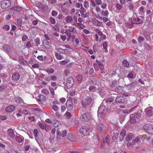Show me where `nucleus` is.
<instances>
[{
    "instance_id": "0eeeda50",
    "label": "nucleus",
    "mask_w": 153,
    "mask_h": 153,
    "mask_svg": "<svg viewBox=\"0 0 153 153\" xmlns=\"http://www.w3.org/2000/svg\"><path fill=\"white\" fill-rule=\"evenodd\" d=\"M74 84V80L71 77L68 78L67 81V86L69 88H71Z\"/></svg>"
},
{
    "instance_id": "bf43d9fd",
    "label": "nucleus",
    "mask_w": 153,
    "mask_h": 153,
    "mask_svg": "<svg viewBox=\"0 0 153 153\" xmlns=\"http://www.w3.org/2000/svg\"><path fill=\"white\" fill-rule=\"evenodd\" d=\"M90 2L92 7H95L96 4L95 3V1H94L93 0H91Z\"/></svg>"
},
{
    "instance_id": "1a4fd4ad",
    "label": "nucleus",
    "mask_w": 153,
    "mask_h": 153,
    "mask_svg": "<svg viewBox=\"0 0 153 153\" xmlns=\"http://www.w3.org/2000/svg\"><path fill=\"white\" fill-rule=\"evenodd\" d=\"M20 78V75L19 73L17 72L14 73L12 75L11 79L14 81H18Z\"/></svg>"
},
{
    "instance_id": "ea45409f",
    "label": "nucleus",
    "mask_w": 153,
    "mask_h": 153,
    "mask_svg": "<svg viewBox=\"0 0 153 153\" xmlns=\"http://www.w3.org/2000/svg\"><path fill=\"white\" fill-rule=\"evenodd\" d=\"M146 114L148 117H151L153 114L152 111V110H148L146 111Z\"/></svg>"
},
{
    "instance_id": "4be33fe9",
    "label": "nucleus",
    "mask_w": 153,
    "mask_h": 153,
    "mask_svg": "<svg viewBox=\"0 0 153 153\" xmlns=\"http://www.w3.org/2000/svg\"><path fill=\"white\" fill-rule=\"evenodd\" d=\"M130 122L131 123H134L136 122V119L133 114H131L130 117Z\"/></svg>"
},
{
    "instance_id": "0e129e2a",
    "label": "nucleus",
    "mask_w": 153,
    "mask_h": 153,
    "mask_svg": "<svg viewBox=\"0 0 153 153\" xmlns=\"http://www.w3.org/2000/svg\"><path fill=\"white\" fill-rule=\"evenodd\" d=\"M57 14V13L55 10H53L51 13V14L53 16H56Z\"/></svg>"
},
{
    "instance_id": "13d9d810",
    "label": "nucleus",
    "mask_w": 153,
    "mask_h": 153,
    "mask_svg": "<svg viewBox=\"0 0 153 153\" xmlns=\"http://www.w3.org/2000/svg\"><path fill=\"white\" fill-rule=\"evenodd\" d=\"M39 20L36 19L35 20H33L32 21V25H36L38 23Z\"/></svg>"
},
{
    "instance_id": "f257e3e1",
    "label": "nucleus",
    "mask_w": 153,
    "mask_h": 153,
    "mask_svg": "<svg viewBox=\"0 0 153 153\" xmlns=\"http://www.w3.org/2000/svg\"><path fill=\"white\" fill-rule=\"evenodd\" d=\"M145 136L143 135V136H138L136 137L135 138L132 140L131 142H127L126 146L128 148H132L134 146H135L136 148H138L141 144V138H143L145 139Z\"/></svg>"
},
{
    "instance_id": "774afa93",
    "label": "nucleus",
    "mask_w": 153,
    "mask_h": 153,
    "mask_svg": "<svg viewBox=\"0 0 153 153\" xmlns=\"http://www.w3.org/2000/svg\"><path fill=\"white\" fill-rule=\"evenodd\" d=\"M26 47L27 48H29L31 47V43L29 41H28L26 45Z\"/></svg>"
},
{
    "instance_id": "338daca9",
    "label": "nucleus",
    "mask_w": 153,
    "mask_h": 153,
    "mask_svg": "<svg viewBox=\"0 0 153 153\" xmlns=\"http://www.w3.org/2000/svg\"><path fill=\"white\" fill-rule=\"evenodd\" d=\"M50 79L51 80H52L53 81H55L56 79H57V78L56 76H51Z\"/></svg>"
},
{
    "instance_id": "c756f323",
    "label": "nucleus",
    "mask_w": 153,
    "mask_h": 153,
    "mask_svg": "<svg viewBox=\"0 0 153 153\" xmlns=\"http://www.w3.org/2000/svg\"><path fill=\"white\" fill-rule=\"evenodd\" d=\"M123 65L124 67L128 68L129 65L128 61L126 60H124L123 62Z\"/></svg>"
},
{
    "instance_id": "e433bc0d",
    "label": "nucleus",
    "mask_w": 153,
    "mask_h": 153,
    "mask_svg": "<svg viewBox=\"0 0 153 153\" xmlns=\"http://www.w3.org/2000/svg\"><path fill=\"white\" fill-rule=\"evenodd\" d=\"M102 46L103 47L105 51L107 50V47H108V43L107 42H104L102 44Z\"/></svg>"
},
{
    "instance_id": "680f3d73",
    "label": "nucleus",
    "mask_w": 153,
    "mask_h": 153,
    "mask_svg": "<svg viewBox=\"0 0 153 153\" xmlns=\"http://www.w3.org/2000/svg\"><path fill=\"white\" fill-rule=\"evenodd\" d=\"M75 94V91L74 90H71L70 93V95L71 96H74Z\"/></svg>"
},
{
    "instance_id": "f03ea898",
    "label": "nucleus",
    "mask_w": 153,
    "mask_h": 153,
    "mask_svg": "<svg viewBox=\"0 0 153 153\" xmlns=\"http://www.w3.org/2000/svg\"><path fill=\"white\" fill-rule=\"evenodd\" d=\"M68 29H66L65 30V33L68 36V38L67 39V40L68 41H69L71 38L72 39H74L75 36L74 35H72L71 34L74 33L75 32V28L72 26H69Z\"/></svg>"
},
{
    "instance_id": "9b49d317",
    "label": "nucleus",
    "mask_w": 153,
    "mask_h": 153,
    "mask_svg": "<svg viewBox=\"0 0 153 153\" xmlns=\"http://www.w3.org/2000/svg\"><path fill=\"white\" fill-rule=\"evenodd\" d=\"M66 106L69 111H71L73 108V103L72 101L68 100L66 102Z\"/></svg>"
},
{
    "instance_id": "5701e85b",
    "label": "nucleus",
    "mask_w": 153,
    "mask_h": 153,
    "mask_svg": "<svg viewBox=\"0 0 153 153\" xmlns=\"http://www.w3.org/2000/svg\"><path fill=\"white\" fill-rule=\"evenodd\" d=\"M96 62L98 65L100 69L101 70H102L104 69V65L102 63L98 60H96Z\"/></svg>"
},
{
    "instance_id": "7c9ffc66",
    "label": "nucleus",
    "mask_w": 153,
    "mask_h": 153,
    "mask_svg": "<svg viewBox=\"0 0 153 153\" xmlns=\"http://www.w3.org/2000/svg\"><path fill=\"white\" fill-rule=\"evenodd\" d=\"M76 24L77 27L79 29H83L85 28L84 25L81 23H77Z\"/></svg>"
},
{
    "instance_id": "58836bf2",
    "label": "nucleus",
    "mask_w": 153,
    "mask_h": 153,
    "mask_svg": "<svg viewBox=\"0 0 153 153\" xmlns=\"http://www.w3.org/2000/svg\"><path fill=\"white\" fill-rule=\"evenodd\" d=\"M114 100V98L111 97L106 99L105 101L106 102H112Z\"/></svg>"
},
{
    "instance_id": "4d7b16f0",
    "label": "nucleus",
    "mask_w": 153,
    "mask_h": 153,
    "mask_svg": "<svg viewBox=\"0 0 153 153\" xmlns=\"http://www.w3.org/2000/svg\"><path fill=\"white\" fill-rule=\"evenodd\" d=\"M46 71L48 73L53 74L54 73V70L53 69H50L47 70Z\"/></svg>"
},
{
    "instance_id": "9d476101",
    "label": "nucleus",
    "mask_w": 153,
    "mask_h": 153,
    "mask_svg": "<svg viewBox=\"0 0 153 153\" xmlns=\"http://www.w3.org/2000/svg\"><path fill=\"white\" fill-rule=\"evenodd\" d=\"M134 137V134L133 133H128L126 137L125 140L127 142H129V141L131 140Z\"/></svg>"
},
{
    "instance_id": "b1692460",
    "label": "nucleus",
    "mask_w": 153,
    "mask_h": 153,
    "mask_svg": "<svg viewBox=\"0 0 153 153\" xmlns=\"http://www.w3.org/2000/svg\"><path fill=\"white\" fill-rule=\"evenodd\" d=\"M49 90L51 94V97L52 98H55V95L54 88H49Z\"/></svg>"
},
{
    "instance_id": "2f4dec72",
    "label": "nucleus",
    "mask_w": 153,
    "mask_h": 153,
    "mask_svg": "<svg viewBox=\"0 0 153 153\" xmlns=\"http://www.w3.org/2000/svg\"><path fill=\"white\" fill-rule=\"evenodd\" d=\"M117 85V82L115 80L112 81L110 84V86L112 88H115Z\"/></svg>"
},
{
    "instance_id": "cd10ccee",
    "label": "nucleus",
    "mask_w": 153,
    "mask_h": 153,
    "mask_svg": "<svg viewBox=\"0 0 153 153\" xmlns=\"http://www.w3.org/2000/svg\"><path fill=\"white\" fill-rule=\"evenodd\" d=\"M15 140L18 143H21L22 144H23V141L21 137L16 136L15 137Z\"/></svg>"
},
{
    "instance_id": "4468645a",
    "label": "nucleus",
    "mask_w": 153,
    "mask_h": 153,
    "mask_svg": "<svg viewBox=\"0 0 153 153\" xmlns=\"http://www.w3.org/2000/svg\"><path fill=\"white\" fill-rule=\"evenodd\" d=\"M92 22L94 25L98 27L100 26L102 24L101 22L98 21L96 19H93Z\"/></svg>"
},
{
    "instance_id": "6e6552de",
    "label": "nucleus",
    "mask_w": 153,
    "mask_h": 153,
    "mask_svg": "<svg viewBox=\"0 0 153 153\" xmlns=\"http://www.w3.org/2000/svg\"><path fill=\"white\" fill-rule=\"evenodd\" d=\"M97 129L100 133L104 132L105 131V126L103 123H100L98 124L97 126Z\"/></svg>"
},
{
    "instance_id": "a878e982",
    "label": "nucleus",
    "mask_w": 153,
    "mask_h": 153,
    "mask_svg": "<svg viewBox=\"0 0 153 153\" xmlns=\"http://www.w3.org/2000/svg\"><path fill=\"white\" fill-rule=\"evenodd\" d=\"M102 16L108 17L109 14V13L107 10H103L102 11L101 13Z\"/></svg>"
},
{
    "instance_id": "e2e57ef3",
    "label": "nucleus",
    "mask_w": 153,
    "mask_h": 153,
    "mask_svg": "<svg viewBox=\"0 0 153 153\" xmlns=\"http://www.w3.org/2000/svg\"><path fill=\"white\" fill-rule=\"evenodd\" d=\"M53 109L55 111H57L58 110V107L56 105H54L52 107Z\"/></svg>"
},
{
    "instance_id": "37998d69",
    "label": "nucleus",
    "mask_w": 153,
    "mask_h": 153,
    "mask_svg": "<svg viewBox=\"0 0 153 153\" xmlns=\"http://www.w3.org/2000/svg\"><path fill=\"white\" fill-rule=\"evenodd\" d=\"M42 93L48 95L49 94L48 91L45 89H43L41 90Z\"/></svg>"
},
{
    "instance_id": "09e8293b",
    "label": "nucleus",
    "mask_w": 153,
    "mask_h": 153,
    "mask_svg": "<svg viewBox=\"0 0 153 153\" xmlns=\"http://www.w3.org/2000/svg\"><path fill=\"white\" fill-rule=\"evenodd\" d=\"M35 43L36 45V46L39 47V45L40 44V40L38 38H36L35 40Z\"/></svg>"
},
{
    "instance_id": "c9c22d12",
    "label": "nucleus",
    "mask_w": 153,
    "mask_h": 153,
    "mask_svg": "<svg viewBox=\"0 0 153 153\" xmlns=\"http://www.w3.org/2000/svg\"><path fill=\"white\" fill-rule=\"evenodd\" d=\"M56 57L58 60H61L62 59V56L58 53H55Z\"/></svg>"
},
{
    "instance_id": "72a5a7b5",
    "label": "nucleus",
    "mask_w": 153,
    "mask_h": 153,
    "mask_svg": "<svg viewBox=\"0 0 153 153\" xmlns=\"http://www.w3.org/2000/svg\"><path fill=\"white\" fill-rule=\"evenodd\" d=\"M83 6L85 8L88 9L89 7V3L88 1H84Z\"/></svg>"
},
{
    "instance_id": "7ed1b4c3",
    "label": "nucleus",
    "mask_w": 153,
    "mask_h": 153,
    "mask_svg": "<svg viewBox=\"0 0 153 153\" xmlns=\"http://www.w3.org/2000/svg\"><path fill=\"white\" fill-rule=\"evenodd\" d=\"M143 128L148 133L153 134V124L150 123L145 124L143 126Z\"/></svg>"
},
{
    "instance_id": "20e7f679",
    "label": "nucleus",
    "mask_w": 153,
    "mask_h": 153,
    "mask_svg": "<svg viewBox=\"0 0 153 153\" xmlns=\"http://www.w3.org/2000/svg\"><path fill=\"white\" fill-rule=\"evenodd\" d=\"M80 133L83 136H86L90 135V131L89 129L87 126H82L79 129Z\"/></svg>"
},
{
    "instance_id": "69168bd1",
    "label": "nucleus",
    "mask_w": 153,
    "mask_h": 153,
    "mask_svg": "<svg viewBox=\"0 0 153 153\" xmlns=\"http://www.w3.org/2000/svg\"><path fill=\"white\" fill-rule=\"evenodd\" d=\"M107 7V4L106 3H103V4H102L101 5V7L103 9H105Z\"/></svg>"
},
{
    "instance_id": "a19ab883",
    "label": "nucleus",
    "mask_w": 153,
    "mask_h": 153,
    "mask_svg": "<svg viewBox=\"0 0 153 153\" xmlns=\"http://www.w3.org/2000/svg\"><path fill=\"white\" fill-rule=\"evenodd\" d=\"M134 115V117L137 119L139 118L141 115V114L140 113H135Z\"/></svg>"
},
{
    "instance_id": "39448f33",
    "label": "nucleus",
    "mask_w": 153,
    "mask_h": 153,
    "mask_svg": "<svg viewBox=\"0 0 153 153\" xmlns=\"http://www.w3.org/2000/svg\"><path fill=\"white\" fill-rule=\"evenodd\" d=\"M91 118V115L88 113H84L80 117V119L83 121H88Z\"/></svg>"
},
{
    "instance_id": "6e6d98bb",
    "label": "nucleus",
    "mask_w": 153,
    "mask_h": 153,
    "mask_svg": "<svg viewBox=\"0 0 153 153\" xmlns=\"http://www.w3.org/2000/svg\"><path fill=\"white\" fill-rule=\"evenodd\" d=\"M28 37L27 36L25 35H24L22 36V40L24 42L26 41Z\"/></svg>"
},
{
    "instance_id": "412c9836",
    "label": "nucleus",
    "mask_w": 153,
    "mask_h": 153,
    "mask_svg": "<svg viewBox=\"0 0 153 153\" xmlns=\"http://www.w3.org/2000/svg\"><path fill=\"white\" fill-rule=\"evenodd\" d=\"M19 59L20 63L23 65H27V62L24 59L23 57L21 56L19 57Z\"/></svg>"
},
{
    "instance_id": "bb28decb",
    "label": "nucleus",
    "mask_w": 153,
    "mask_h": 153,
    "mask_svg": "<svg viewBox=\"0 0 153 153\" xmlns=\"http://www.w3.org/2000/svg\"><path fill=\"white\" fill-rule=\"evenodd\" d=\"M76 79L78 83H79L82 80V75L79 74L76 76Z\"/></svg>"
},
{
    "instance_id": "f3484780",
    "label": "nucleus",
    "mask_w": 153,
    "mask_h": 153,
    "mask_svg": "<svg viewBox=\"0 0 153 153\" xmlns=\"http://www.w3.org/2000/svg\"><path fill=\"white\" fill-rule=\"evenodd\" d=\"M65 20L67 24H71L73 22L72 17L69 16H67L65 18Z\"/></svg>"
},
{
    "instance_id": "473e14b6",
    "label": "nucleus",
    "mask_w": 153,
    "mask_h": 153,
    "mask_svg": "<svg viewBox=\"0 0 153 153\" xmlns=\"http://www.w3.org/2000/svg\"><path fill=\"white\" fill-rule=\"evenodd\" d=\"M143 23V21L140 18H137V21L135 22H134L133 23L138 24H141Z\"/></svg>"
},
{
    "instance_id": "79ce46f5",
    "label": "nucleus",
    "mask_w": 153,
    "mask_h": 153,
    "mask_svg": "<svg viewBox=\"0 0 153 153\" xmlns=\"http://www.w3.org/2000/svg\"><path fill=\"white\" fill-rule=\"evenodd\" d=\"M96 87L95 86L91 85L90 86L89 88V90L90 91H94L95 90Z\"/></svg>"
},
{
    "instance_id": "052dcab7",
    "label": "nucleus",
    "mask_w": 153,
    "mask_h": 153,
    "mask_svg": "<svg viewBox=\"0 0 153 153\" xmlns=\"http://www.w3.org/2000/svg\"><path fill=\"white\" fill-rule=\"evenodd\" d=\"M39 126H40V127L42 129H44L45 128V126L43 124H42L41 123H39Z\"/></svg>"
},
{
    "instance_id": "aec40b11",
    "label": "nucleus",
    "mask_w": 153,
    "mask_h": 153,
    "mask_svg": "<svg viewBox=\"0 0 153 153\" xmlns=\"http://www.w3.org/2000/svg\"><path fill=\"white\" fill-rule=\"evenodd\" d=\"M116 96V94H114ZM116 98L115 100L116 102H124V97L122 96L116 97Z\"/></svg>"
},
{
    "instance_id": "864d4df0",
    "label": "nucleus",
    "mask_w": 153,
    "mask_h": 153,
    "mask_svg": "<svg viewBox=\"0 0 153 153\" xmlns=\"http://www.w3.org/2000/svg\"><path fill=\"white\" fill-rule=\"evenodd\" d=\"M95 3L97 5H99L102 4V1L101 0H95Z\"/></svg>"
},
{
    "instance_id": "2eb2a0df",
    "label": "nucleus",
    "mask_w": 153,
    "mask_h": 153,
    "mask_svg": "<svg viewBox=\"0 0 153 153\" xmlns=\"http://www.w3.org/2000/svg\"><path fill=\"white\" fill-rule=\"evenodd\" d=\"M4 51L7 53H10L11 51V49L10 47L7 45L5 44L2 47Z\"/></svg>"
},
{
    "instance_id": "4c0bfd02",
    "label": "nucleus",
    "mask_w": 153,
    "mask_h": 153,
    "mask_svg": "<svg viewBox=\"0 0 153 153\" xmlns=\"http://www.w3.org/2000/svg\"><path fill=\"white\" fill-rule=\"evenodd\" d=\"M39 133V131L37 129H34L33 131V134L35 138L37 137H38V134Z\"/></svg>"
},
{
    "instance_id": "a18cd8bd",
    "label": "nucleus",
    "mask_w": 153,
    "mask_h": 153,
    "mask_svg": "<svg viewBox=\"0 0 153 153\" xmlns=\"http://www.w3.org/2000/svg\"><path fill=\"white\" fill-rule=\"evenodd\" d=\"M144 40L143 37L141 36H140L138 38V41L139 43H140Z\"/></svg>"
},
{
    "instance_id": "f704fd0d",
    "label": "nucleus",
    "mask_w": 153,
    "mask_h": 153,
    "mask_svg": "<svg viewBox=\"0 0 153 153\" xmlns=\"http://www.w3.org/2000/svg\"><path fill=\"white\" fill-rule=\"evenodd\" d=\"M118 135L119 133L118 132H114L112 136L113 139L115 140H116L118 138Z\"/></svg>"
},
{
    "instance_id": "c85d7f7f",
    "label": "nucleus",
    "mask_w": 153,
    "mask_h": 153,
    "mask_svg": "<svg viewBox=\"0 0 153 153\" xmlns=\"http://www.w3.org/2000/svg\"><path fill=\"white\" fill-rule=\"evenodd\" d=\"M42 43L43 46L46 48H48L49 46V43L48 41L45 39H44L43 40Z\"/></svg>"
},
{
    "instance_id": "3c124183",
    "label": "nucleus",
    "mask_w": 153,
    "mask_h": 153,
    "mask_svg": "<svg viewBox=\"0 0 153 153\" xmlns=\"http://www.w3.org/2000/svg\"><path fill=\"white\" fill-rule=\"evenodd\" d=\"M68 63V62L65 60H63L60 62H59L60 64L62 65H66Z\"/></svg>"
},
{
    "instance_id": "c03bdc74",
    "label": "nucleus",
    "mask_w": 153,
    "mask_h": 153,
    "mask_svg": "<svg viewBox=\"0 0 153 153\" xmlns=\"http://www.w3.org/2000/svg\"><path fill=\"white\" fill-rule=\"evenodd\" d=\"M116 7L117 10H120L122 9L123 6L122 5V4H120L117 3L116 4Z\"/></svg>"
},
{
    "instance_id": "603ef678",
    "label": "nucleus",
    "mask_w": 153,
    "mask_h": 153,
    "mask_svg": "<svg viewBox=\"0 0 153 153\" xmlns=\"http://www.w3.org/2000/svg\"><path fill=\"white\" fill-rule=\"evenodd\" d=\"M39 99H38V100L39 101H41L42 100L45 98V96L42 94H40L39 96Z\"/></svg>"
},
{
    "instance_id": "423d86ee",
    "label": "nucleus",
    "mask_w": 153,
    "mask_h": 153,
    "mask_svg": "<svg viewBox=\"0 0 153 153\" xmlns=\"http://www.w3.org/2000/svg\"><path fill=\"white\" fill-rule=\"evenodd\" d=\"M11 2L8 0L2 1L1 2V6L2 8L5 9L9 7L11 4Z\"/></svg>"
},
{
    "instance_id": "49530a36",
    "label": "nucleus",
    "mask_w": 153,
    "mask_h": 153,
    "mask_svg": "<svg viewBox=\"0 0 153 153\" xmlns=\"http://www.w3.org/2000/svg\"><path fill=\"white\" fill-rule=\"evenodd\" d=\"M60 38L63 42H64L67 39V37L66 35H61Z\"/></svg>"
},
{
    "instance_id": "6ab92c4d",
    "label": "nucleus",
    "mask_w": 153,
    "mask_h": 153,
    "mask_svg": "<svg viewBox=\"0 0 153 153\" xmlns=\"http://www.w3.org/2000/svg\"><path fill=\"white\" fill-rule=\"evenodd\" d=\"M123 87L120 86H119L116 87L115 89V91L117 93H121L123 91Z\"/></svg>"
},
{
    "instance_id": "a211bd4d",
    "label": "nucleus",
    "mask_w": 153,
    "mask_h": 153,
    "mask_svg": "<svg viewBox=\"0 0 153 153\" xmlns=\"http://www.w3.org/2000/svg\"><path fill=\"white\" fill-rule=\"evenodd\" d=\"M7 133L10 138H13L15 137L14 132L13 130L12 129H8Z\"/></svg>"
},
{
    "instance_id": "ddd939ff",
    "label": "nucleus",
    "mask_w": 153,
    "mask_h": 153,
    "mask_svg": "<svg viewBox=\"0 0 153 153\" xmlns=\"http://www.w3.org/2000/svg\"><path fill=\"white\" fill-rule=\"evenodd\" d=\"M15 109V106L13 105H10L5 109V111L7 113H11Z\"/></svg>"
},
{
    "instance_id": "8fccbe9b",
    "label": "nucleus",
    "mask_w": 153,
    "mask_h": 153,
    "mask_svg": "<svg viewBox=\"0 0 153 153\" xmlns=\"http://www.w3.org/2000/svg\"><path fill=\"white\" fill-rule=\"evenodd\" d=\"M67 134V131L65 130H64L62 131V132L60 136H61L62 137H64L65 136L66 134Z\"/></svg>"
},
{
    "instance_id": "dca6fc26",
    "label": "nucleus",
    "mask_w": 153,
    "mask_h": 153,
    "mask_svg": "<svg viewBox=\"0 0 153 153\" xmlns=\"http://www.w3.org/2000/svg\"><path fill=\"white\" fill-rule=\"evenodd\" d=\"M92 101V99L91 97H87L85 99V102L88 105H90Z\"/></svg>"
},
{
    "instance_id": "de8ad7c7",
    "label": "nucleus",
    "mask_w": 153,
    "mask_h": 153,
    "mask_svg": "<svg viewBox=\"0 0 153 153\" xmlns=\"http://www.w3.org/2000/svg\"><path fill=\"white\" fill-rule=\"evenodd\" d=\"M50 21L51 23L53 24H54L56 23L55 19L53 17H51L50 18Z\"/></svg>"
},
{
    "instance_id": "5fc2aeb1",
    "label": "nucleus",
    "mask_w": 153,
    "mask_h": 153,
    "mask_svg": "<svg viewBox=\"0 0 153 153\" xmlns=\"http://www.w3.org/2000/svg\"><path fill=\"white\" fill-rule=\"evenodd\" d=\"M106 17H101V19L103 21V22H106L107 21H108V19Z\"/></svg>"
},
{
    "instance_id": "f8f14e48",
    "label": "nucleus",
    "mask_w": 153,
    "mask_h": 153,
    "mask_svg": "<svg viewBox=\"0 0 153 153\" xmlns=\"http://www.w3.org/2000/svg\"><path fill=\"white\" fill-rule=\"evenodd\" d=\"M56 50L59 53L63 54H68L69 53V51L67 49H62L61 48H57Z\"/></svg>"
},
{
    "instance_id": "393cba45",
    "label": "nucleus",
    "mask_w": 153,
    "mask_h": 153,
    "mask_svg": "<svg viewBox=\"0 0 153 153\" xmlns=\"http://www.w3.org/2000/svg\"><path fill=\"white\" fill-rule=\"evenodd\" d=\"M126 134V131L124 129H123L120 133V135L121 137L123 139Z\"/></svg>"
}]
</instances>
